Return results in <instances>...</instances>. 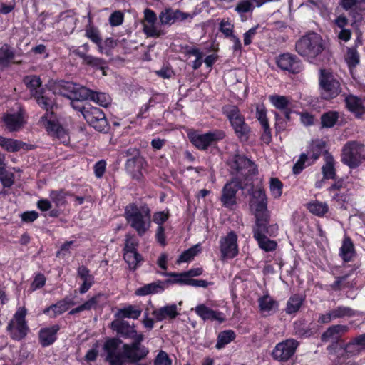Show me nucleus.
<instances>
[{"instance_id":"nucleus-1","label":"nucleus","mask_w":365,"mask_h":365,"mask_svg":"<svg viewBox=\"0 0 365 365\" xmlns=\"http://www.w3.org/2000/svg\"><path fill=\"white\" fill-rule=\"evenodd\" d=\"M111 327L117 334L128 339H131L130 344L123 343L118 338H111L106 341L103 349L106 353V361L109 365H130L137 364L146 358L149 349L142 344L144 335L138 333L135 326L124 320H115L111 323Z\"/></svg>"},{"instance_id":"nucleus-2","label":"nucleus","mask_w":365,"mask_h":365,"mask_svg":"<svg viewBox=\"0 0 365 365\" xmlns=\"http://www.w3.org/2000/svg\"><path fill=\"white\" fill-rule=\"evenodd\" d=\"M250 204L255 209L253 237H275L278 235L279 226L277 223H271V212L267 208V197L262 187H257L252 192Z\"/></svg>"},{"instance_id":"nucleus-3","label":"nucleus","mask_w":365,"mask_h":365,"mask_svg":"<svg viewBox=\"0 0 365 365\" xmlns=\"http://www.w3.org/2000/svg\"><path fill=\"white\" fill-rule=\"evenodd\" d=\"M59 91H56L60 95L67 97L71 100V105L75 109L79 110L88 124L91 121V104L88 98L91 95V91L73 82L63 81L58 84Z\"/></svg>"},{"instance_id":"nucleus-4","label":"nucleus","mask_w":365,"mask_h":365,"mask_svg":"<svg viewBox=\"0 0 365 365\" xmlns=\"http://www.w3.org/2000/svg\"><path fill=\"white\" fill-rule=\"evenodd\" d=\"M324 49L322 37L314 31L306 33L295 43L296 52L309 63L317 61Z\"/></svg>"},{"instance_id":"nucleus-5","label":"nucleus","mask_w":365,"mask_h":365,"mask_svg":"<svg viewBox=\"0 0 365 365\" xmlns=\"http://www.w3.org/2000/svg\"><path fill=\"white\" fill-rule=\"evenodd\" d=\"M37 103L44 110L46 113L41 117V120L46 130L53 136L58 139L66 140V133L64 128L59 124L56 115L52 110L55 106V101L52 96H48L41 92L34 96Z\"/></svg>"},{"instance_id":"nucleus-6","label":"nucleus","mask_w":365,"mask_h":365,"mask_svg":"<svg viewBox=\"0 0 365 365\" xmlns=\"http://www.w3.org/2000/svg\"><path fill=\"white\" fill-rule=\"evenodd\" d=\"M124 216L128 224L139 237H143L151 226L150 209L145 205L140 207L135 203H130L125 207Z\"/></svg>"},{"instance_id":"nucleus-7","label":"nucleus","mask_w":365,"mask_h":365,"mask_svg":"<svg viewBox=\"0 0 365 365\" xmlns=\"http://www.w3.org/2000/svg\"><path fill=\"white\" fill-rule=\"evenodd\" d=\"M223 114L229 120L235 134L242 142L249 139L250 127L245 122V116L241 113L239 108L235 105H228L223 107Z\"/></svg>"},{"instance_id":"nucleus-8","label":"nucleus","mask_w":365,"mask_h":365,"mask_svg":"<svg viewBox=\"0 0 365 365\" xmlns=\"http://www.w3.org/2000/svg\"><path fill=\"white\" fill-rule=\"evenodd\" d=\"M187 136L190 143L197 149L207 151L209 148H217L218 143L225 138L226 134L222 130L215 129L205 133L193 130L188 133Z\"/></svg>"},{"instance_id":"nucleus-9","label":"nucleus","mask_w":365,"mask_h":365,"mask_svg":"<svg viewBox=\"0 0 365 365\" xmlns=\"http://www.w3.org/2000/svg\"><path fill=\"white\" fill-rule=\"evenodd\" d=\"M319 90L322 99L331 101L340 94L342 88L340 81L332 72L322 68L319 75Z\"/></svg>"},{"instance_id":"nucleus-10","label":"nucleus","mask_w":365,"mask_h":365,"mask_svg":"<svg viewBox=\"0 0 365 365\" xmlns=\"http://www.w3.org/2000/svg\"><path fill=\"white\" fill-rule=\"evenodd\" d=\"M139 240L134 234H126L123 248V257L129 269L135 272L144 262L143 257L138 252Z\"/></svg>"},{"instance_id":"nucleus-11","label":"nucleus","mask_w":365,"mask_h":365,"mask_svg":"<svg viewBox=\"0 0 365 365\" xmlns=\"http://www.w3.org/2000/svg\"><path fill=\"white\" fill-rule=\"evenodd\" d=\"M364 145L356 140L347 142L342 148L341 162L351 169L358 168L365 159Z\"/></svg>"},{"instance_id":"nucleus-12","label":"nucleus","mask_w":365,"mask_h":365,"mask_svg":"<svg viewBox=\"0 0 365 365\" xmlns=\"http://www.w3.org/2000/svg\"><path fill=\"white\" fill-rule=\"evenodd\" d=\"M26 315V309L20 308L9 322L6 331L12 339L20 341L27 335L29 327L25 319Z\"/></svg>"},{"instance_id":"nucleus-13","label":"nucleus","mask_w":365,"mask_h":365,"mask_svg":"<svg viewBox=\"0 0 365 365\" xmlns=\"http://www.w3.org/2000/svg\"><path fill=\"white\" fill-rule=\"evenodd\" d=\"M201 11V8L197 6L192 14L182 11L180 9H173L171 7H166L163 9L158 16L159 23L161 26H171L177 21H183L188 18L192 19Z\"/></svg>"},{"instance_id":"nucleus-14","label":"nucleus","mask_w":365,"mask_h":365,"mask_svg":"<svg viewBox=\"0 0 365 365\" xmlns=\"http://www.w3.org/2000/svg\"><path fill=\"white\" fill-rule=\"evenodd\" d=\"M327 350L331 356L351 360L350 358L358 355L361 349L359 344H356L354 337L346 344H341L338 341H334L327 347Z\"/></svg>"},{"instance_id":"nucleus-15","label":"nucleus","mask_w":365,"mask_h":365,"mask_svg":"<svg viewBox=\"0 0 365 365\" xmlns=\"http://www.w3.org/2000/svg\"><path fill=\"white\" fill-rule=\"evenodd\" d=\"M275 63L280 70L289 74H298L304 69L303 63L299 57L289 52L281 53L277 56Z\"/></svg>"},{"instance_id":"nucleus-16","label":"nucleus","mask_w":365,"mask_h":365,"mask_svg":"<svg viewBox=\"0 0 365 365\" xmlns=\"http://www.w3.org/2000/svg\"><path fill=\"white\" fill-rule=\"evenodd\" d=\"M237 235L234 231H230L226 236L222 237L219 242L220 259H233L239 254Z\"/></svg>"},{"instance_id":"nucleus-17","label":"nucleus","mask_w":365,"mask_h":365,"mask_svg":"<svg viewBox=\"0 0 365 365\" xmlns=\"http://www.w3.org/2000/svg\"><path fill=\"white\" fill-rule=\"evenodd\" d=\"M299 344L294 339L278 343L272 351V358L282 363L288 361L294 356Z\"/></svg>"},{"instance_id":"nucleus-18","label":"nucleus","mask_w":365,"mask_h":365,"mask_svg":"<svg viewBox=\"0 0 365 365\" xmlns=\"http://www.w3.org/2000/svg\"><path fill=\"white\" fill-rule=\"evenodd\" d=\"M242 189L241 181L234 178L227 182L222 187L220 202L227 208H232L237 204V193Z\"/></svg>"},{"instance_id":"nucleus-19","label":"nucleus","mask_w":365,"mask_h":365,"mask_svg":"<svg viewBox=\"0 0 365 365\" xmlns=\"http://www.w3.org/2000/svg\"><path fill=\"white\" fill-rule=\"evenodd\" d=\"M144 22L143 31L147 37L159 38L165 35L166 31L163 29H158L155 24L158 20L155 12L150 9L144 10Z\"/></svg>"},{"instance_id":"nucleus-20","label":"nucleus","mask_w":365,"mask_h":365,"mask_svg":"<svg viewBox=\"0 0 365 365\" xmlns=\"http://www.w3.org/2000/svg\"><path fill=\"white\" fill-rule=\"evenodd\" d=\"M136 152L137 155H134L126 160L125 168L133 180L143 182L144 180V175L142 170L146 164V161L143 157L140 156L139 150H136Z\"/></svg>"},{"instance_id":"nucleus-21","label":"nucleus","mask_w":365,"mask_h":365,"mask_svg":"<svg viewBox=\"0 0 365 365\" xmlns=\"http://www.w3.org/2000/svg\"><path fill=\"white\" fill-rule=\"evenodd\" d=\"M192 310L204 322H217L219 324L226 321L225 314L219 310H214L205 304H200Z\"/></svg>"},{"instance_id":"nucleus-22","label":"nucleus","mask_w":365,"mask_h":365,"mask_svg":"<svg viewBox=\"0 0 365 365\" xmlns=\"http://www.w3.org/2000/svg\"><path fill=\"white\" fill-rule=\"evenodd\" d=\"M327 152L329 151L327 150V143L324 140L319 138L312 140L308 145L307 153H305V154L308 155V158L311 160L308 162L307 165H313L322 155L324 157Z\"/></svg>"},{"instance_id":"nucleus-23","label":"nucleus","mask_w":365,"mask_h":365,"mask_svg":"<svg viewBox=\"0 0 365 365\" xmlns=\"http://www.w3.org/2000/svg\"><path fill=\"white\" fill-rule=\"evenodd\" d=\"M93 43L97 46L98 51L101 54L109 56L112 50L117 46V41L112 37L103 40L98 30L93 26Z\"/></svg>"},{"instance_id":"nucleus-24","label":"nucleus","mask_w":365,"mask_h":365,"mask_svg":"<svg viewBox=\"0 0 365 365\" xmlns=\"http://www.w3.org/2000/svg\"><path fill=\"white\" fill-rule=\"evenodd\" d=\"M228 164L231 170L235 173H239L242 170L253 165L255 167L250 170V172L253 175H256L258 173L257 168L255 163L243 155H235Z\"/></svg>"},{"instance_id":"nucleus-25","label":"nucleus","mask_w":365,"mask_h":365,"mask_svg":"<svg viewBox=\"0 0 365 365\" xmlns=\"http://www.w3.org/2000/svg\"><path fill=\"white\" fill-rule=\"evenodd\" d=\"M259 310L264 316L275 313L279 306V302L274 299L269 294H264L257 299Z\"/></svg>"},{"instance_id":"nucleus-26","label":"nucleus","mask_w":365,"mask_h":365,"mask_svg":"<svg viewBox=\"0 0 365 365\" xmlns=\"http://www.w3.org/2000/svg\"><path fill=\"white\" fill-rule=\"evenodd\" d=\"M0 146L10 153L18 152L21 150H29L33 148V145L25 143L21 140L12 138H7L0 136Z\"/></svg>"},{"instance_id":"nucleus-27","label":"nucleus","mask_w":365,"mask_h":365,"mask_svg":"<svg viewBox=\"0 0 365 365\" xmlns=\"http://www.w3.org/2000/svg\"><path fill=\"white\" fill-rule=\"evenodd\" d=\"M93 128L96 130L106 133L110 129L106 115L102 109L93 106Z\"/></svg>"},{"instance_id":"nucleus-28","label":"nucleus","mask_w":365,"mask_h":365,"mask_svg":"<svg viewBox=\"0 0 365 365\" xmlns=\"http://www.w3.org/2000/svg\"><path fill=\"white\" fill-rule=\"evenodd\" d=\"M152 314L157 322H162L167 318L170 319H175L179 315V312H178L177 305L172 304L154 309Z\"/></svg>"},{"instance_id":"nucleus-29","label":"nucleus","mask_w":365,"mask_h":365,"mask_svg":"<svg viewBox=\"0 0 365 365\" xmlns=\"http://www.w3.org/2000/svg\"><path fill=\"white\" fill-rule=\"evenodd\" d=\"M324 160V163L322 166V173L324 180L335 179L338 175L333 155L330 153L327 152Z\"/></svg>"},{"instance_id":"nucleus-30","label":"nucleus","mask_w":365,"mask_h":365,"mask_svg":"<svg viewBox=\"0 0 365 365\" xmlns=\"http://www.w3.org/2000/svg\"><path fill=\"white\" fill-rule=\"evenodd\" d=\"M75 302L70 297H66L64 299L58 302L56 304L46 308L43 312L48 314L51 317H55L67 311L70 306L74 305Z\"/></svg>"},{"instance_id":"nucleus-31","label":"nucleus","mask_w":365,"mask_h":365,"mask_svg":"<svg viewBox=\"0 0 365 365\" xmlns=\"http://www.w3.org/2000/svg\"><path fill=\"white\" fill-rule=\"evenodd\" d=\"M349 328L347 325L335 324L329 327L321 336L322 342H327L331 339H338L341 334L346 333Z\"/></svg>"},{"instance_id":"nucleus-32","label":"nucleus","mask_w":365,"mask_h":365,"mask_svg":"<svg viewBox=\"0 0 365 365\" xmlns=\"http://www.w3.org/2000/svg\"><path fill=\"white\" fill-rule=\"evenodd\" d=\"M59 330L58 325L41 329L39 331L40 343L43 347L51 345L56 340V333Z\"/></svg>"},{"instance_id":"nucleus-33","label":"nucleus","mask_w":365,"mask_h":365,"mask_svg":"<svg viewBox=\"0 0 365 365\" xmlns=\"http://www.w3.org/2000/svg\"><path fill=\"white\" fill-rule=\"evenodd\" d=\"M165 282L158 280L150 284H145L143 287L138 288L135 294L137 296H146L148 294H154L163 292L165 290Z\"/></svg>"},{"instance_id":"nucleus-34","label":"nucleus","mask_w":365,"mask_h":365,"mask_svg":"<svg viewBox=\"0 0 365 365\" xmlns=\"http://www.w3.org/2000/svg\"><path fill=\"white\" fill-rule=\"evenodd\" d=\"M312 323L308 324L305 319H299L293 323L294 332L299 338H308L314 335L311 327Z\"/></svg>"},{"instance_id":"nucleus-35","label":"nucleus","mask_w":365,"mask_h":365,"mask_svg":"<svg viewBox=\"0 0 365 365\" xmlns=\"http://www.w3.org/2000/svg\"><path fill=\"white\" fill-rule=\"evenodd\" d=\"M355 255L354 243L349 236H344L341 247L339 250V256L344 262H349Z\"/></svg>"},{"instance_id":"nucleus-36","label":"nucleus","mask_w":365,"mask_h":365,"mask_svg":"<svg viewBox=\"0 0 365 365\" xmlns=\"http://www.w3.org/2000/svg\"><path fill=\"white\" fill-rule=\"evenodd\" d=\"M3 120L10 132L19 130L24 123L23 116L20 113L6 114L3 117Z\"/></svg>"},{"instance_id":"nucleus-37","label":"nucleus","mask_w":365,"mask_h":365,"mask_svg":"<svg viewBox=\"0 0 365 365\" xmlns=\"http://www.w3.org/2000/svg\"><path fill=\"white\" fill-rule=\"evenodd\" d=\"M304 302V297L302 295L299 294H292L287 302L284 309L285 312L289 315L297 313L303 305Z\"/></svg>"},{"instance_id":"nucleus-38","label":"nucleus","mask_w":365,"mask_h":365,"mask_svg":"<svg viewBox=\"0 0 365 365\" xmlns=\"http://www.w3.org/2000/svg\"><path fill=\"white\" fill-rule=\"evenodd\" d=\"M15 57V50L8 44L0 47V66L7 68Z\"/></svg>"},{"instance_id":"nucleus-39","label":"nucleus","mask_w":365,"mask_h":365,"mask_svg":"<svg viewBox=\"0 0 365 365\" xmlns=\"http://www.w3.org/2000/svg\"><path fill=\"white\" fill-rule=\"evenodd\" d=\"M254 0H240L235 8V11L240 16L242 21H246L247 17L244 18L245 14L252 15L255 6Z\"/></svg>"},{"instance_id":"nucleus-40","label":"nucleus","mask_w":365,"mask_h":365,"mask_svg":"<svg viewBox=\"0 0 365 365\" xmlns=\"http://www.w3.org/2000/svg\"><path fill=\"white\" fill-rule=\"evenodd\" d=\"M24 83L30 90L32 96L34 97L36 94L43 92L41 88V81L39 76L35 75L27 76L24 78Z\"/></svg>"},{"instance_id":"nucleus-41","label":"nucleus","mask_w":365,"mask_h":365,"mask_svg":"<svg viewBox=\"0 0 365 365\" xmlns=\"http://www.w3.org/2000/svg\"><path fill=\"white\" fill-rule=\"evenodd\" d=\"M162 275L165 277H170L172 279H165V284H180V285H187V277L185 272H162L160 273Z\"/></svg>"},{"instance_id":"nucleus-42","label":"nucleus","mask_w":365,"mask_h":365,"mask_svg":"<svg viewBox=\"0 0 365 365\" xmlns=\"http://www.w3.org/2000/svg\"><path fill=\"white\" fill-rule=\"evenodd\" d=\"M236 338L235 332L233 330H225L219 333L217 337L215 348L221 349L226 345L234 341Z\"/></svg>"},{"instance_id":"nucleus-43","label":"nucleus","mask_w":365,"mask_h":365,"mask_svg":"<svg viewBox=\"0 0 365 365\" xmlns=\"http://www.w3.org/2000/svg\"><path fill=\"white\" fill-rule=\"evenodd\" d=\"M339 114L337 111L329 110L321 115V125L323 128H333L337 123Z\"/></svg>"},{"instance_id":"nucleus-44","label":"nucleus","mask_w":365,"mask_h":365,"mask_svg":"<svg viewBox=\"0 0 365 365\" xmlns=\"http://www.w3.org/2000/svg\"><path fill=\"white\" fill-rule=\"evenodd\" d=\"M201 246L200 244L193 245L190 248L183 251L177 259V263L188 262L194 259V257L201 252Z\"/></svg>"},{"instance_id":"nucleus-45","label":"nucleus","mask_w":365,"mask_h":365,"mask_svg":"<svg viewBox=\"0 0 365 365\" xmlns=\"http://www.w3.org/2000/svg\"><path fill=\"white\" fill-rule=\"evenodd\" d=\"M345 61L350 70L356 67L360 62V56L356 47H348Z\"/></svg>"},{"instance_id":"nucleus-46","label":"nucleus","mask_w":365,"mask_h":365,"mask_svg":"<svg viewBox=\"0 0 365 365\" xmlns=\"http://www.w3.org/2000/svg\"><path fill=\"white\" fill-rule=\"evenodd\" d=\"M142 312V310L135 306L128 305L122 309H120L118 312V316L122 318H131L137 319L139 318Z\"/></svg>"},{"instance_id":"nucleus-47","label":"nucleus","mask_w":365,"mask_h":365,"mask_svg":"<svg viewBox=\"0 0 365 365\" xmlns=\"http://www.w3.org/2000/svg\"><path fill=\"white\" fill-rule=\"evenodd\" d=\"M254 239L257 242L259 247L267 252H273L277 247V242L275 240H270L269 236L260 237Z\"/></svg>"},{"instance_id":"nucleus-48","label":"nucleus","mask_w":365,"mask_h":365,"mask_svg":"<svg viewBox=\"0 0 365 365\" xmlns=\"http://www.w3.org/2000/svg\"><path fill=\"white\" fill-rule=\"evenodd\" d=\"M93 102L106 108L110 105L112 98L107 93L93 91Z\"/></svg>"},{"instance_id":"nucleus-49","label":"nucleus","mask_w":365,"mask_h":365,"mask_svg":"<svg viewBox=\"0 0 365 365\" xmlns=\"http://www.w3.org/2000/svg\"><path fill=\"white\" fill-rule=\"evenodd\" d=\"M269 101L275 107V108L279 110L288 108V106L290 103L288 97L279 95L270 96Z\"/></svg>"},{"instance_id":"nucleus-50","label":"nucleus","mask_w":365,"mask_h":365,"mask_svg":"<svg viewBox=\"0 0 365 365\" xmlns=\"http://www.w3.org/2000/svg\"><path fill=\"white\" fill-rule=\"evenodd\" d=\"M308 209L310 212L319 217L324 216L329 210V207L326 203L319 201L309 203Z\"/></svg>"},{"instance_id":"nucleus-51","label":"nucleus","mask_w":365,"mask_h":365,"mask_svg":"<svg viewBox=\"0 0 365 365\" xmlns=\"http://www.w3.org/2000/svg\"><path fill=\"white\" fill-rule=\"evenodd\" d=\"M346 108L351 113H358L362 108L359 98L350 95L345 98Z\"/></svg>"},{"instance_id":"nucleus-52","label":"nucleus","mask_w":365,"mask_h":365,"mask_svg":"<svg viewBox=\"0 0 365 365\" xmlns=\"http://www.w3.org/2000/svg\"><path fill=\"white\" fill-rule=\"evenodd\" d=\"M334 320L344 317H352L354 315V311L348 307L338 306L336 308L330 310Z\"/></svg>"},{"instance_id":"nucleus-53","label":"nucleus","mask_w":365,"mask_h":365,"mask_svg":"<svg viewBox=\"0 0 365 365\" xmlns=\"http://www.w3.org/2000/svg\"><path fill=\"white\" fill-rule=\"evenodd\" d=\"M309 161L311 160L309 159L308 155L305 153H302L298 160L294 164L292 173L294 175L300 174L307 166H309L307 164Z\"/></svg>"},{"instance_id":"nucleus-54","label":"nucleus","mask_w":365,"mask_h":365,"mask_svg":"<svg viewBox=\"0 0 365 365\" xmlns=\"http://www.w3.org/2000/svg\"><path fill=\"white\" fill-rule=\"evenodd\" d=\"M270 192L274 198H279L283 190V183L277 178H272L270 179Z\"/></svg>"},{"instance_id":"nucleus-55","label":"nucleus","mask_w":365,"mask_h":365,"mask_svg":"<svg viewBox=\"0 0 365 365\" xmlns=\"http://www.w3.org/2000/svg\"><path fill=\"white\" fill-rule=\"evenodd\" d=\"M0 181L4 187H10L14 182V175L0 167Z\"/></svg>"},{"instance_id":"nucleus-56","label":"nucleus","mask_w":365,"mask_h":365,"mask_svg":"<svg viewBox=\"0 0 365 365\" xmlns=\"http://www.w3.org/2000/svg\"><path fill=\"white\" fill-rule=\"evenodd\" d=\"M89 48V45L88 43H84L81 46L78 47L75 51L76 54L83 60V63L88 65L91 64V56L88 54Z\"/></svg>"},{"instance_id":"nucleus-57","label":"nucleus","mask_w":365,"mask_h":365,"mask_svg":"<svg viewBox=\"0 0 365 365\" xmlns=\"http://www.w3.org/2000/svg\"><path fill=\"white\" fill-rule=\"evenodd\" d=\"M123 21L124 14L120 10L113 11L109 16V24L113 27L121 25Z\"/></svg>"},{"instance_id":"nucleus-58","label":"nucleus","mask_w":365,"mask_h":365,"mask_svg":"<svg viewBox=\"0 0 365 365\" xmlns=\"http://www.w3.org/2000/svg\"><path fill=\"white\" fill-rule=\"evenodd\" d=\"M233 28V25L225 19H222L220 23L219 30L224 34L225 37L226 38H230L234 36Z\"/></svg>"},{"instance_id":"nucleus-59","label":"nucleus","mask_w":365,"mask_h":365,"mask_svg":"<svg viewBox=\"0 0 365 365\" xmlns=\"http://www.w3.org/2000/svg\"><path fill=\"white\" fill-rule=\"evenodd\" d=\"M65 193L62 190H53L50 193V197L56 206L59 207L64 205L66 202Z\"/></svg>"},{"instance_id":"nucleus-60","label":"nucleus","mask_w":365,"mask_h":365,"mask_svg":"<svg viewBox=\"0 0 365 365\" xmlns=\"http://www.w3.org/2000/svg\"><path fill=\"white\" fill-rule=\"evenodd\" d=\"M331 180H334V182L327 190L329 193L331 194L334 192L340 191L345 187V182L343 178H339L337 176L335 179Z\"/></svg>"},{"instance_id":"nucleus-61","label":"nucleus","mask_w":365,"mask_h":365,"mask_svg":"<svg viewBox=\"0 0 365 365\" xmlns=\"http://www.w3.org/2000/svg\"><path fill=\"white\" fill-rule=\"evenodd\" d=\"M107 163L105 160H101L95 163L93 167L95 176L97 178H101L106 169Z\"/></svg>"},{"instance_id":"nucleus-62","label":"nucleus","mask_w":365,"mask_h":365,"mask_svg":"<svg viewBox=\"0 0 365 365\" xmlns=\"http://www.w3.org/2000/svg\"><path fill=\"white\" fill-rule=\"evenodd\" d=\"M155 365H172V360L168 354L164 351H160L155 361Z\"/></svg>"},{"instance_id":"nucleus-63","label":"nucleus","mask_w":365,"mask_h":365,"mask_svg":"<svg viewBox=\"0 0 365 365\" xmlns=\"http://www.w3.org/2000/svg\"><path fill=\"white\" fill-rule=\"evenodd\" d=\"M259 28V25L257 24L256 26L250 28L248 31H247L243 35V41L245 46H249L252 43V39L254 36L257 34V29Z\"/></svg>"},{"instance_id":"nucleus-64","label":"nucleus","mask_w":365,"mask_h":365,"mask_svg":"<svg viewBox=\"0 0 365 365\" xmlns=\"http://www.w3.org/2000/svg\"><path fill=\"white\" fill-rule=\"evenodd\" d=\"M170 214L164 211L156 212L153 215V221L158 226H163V224L168 220Z\"/></svg>"}]
</instances>
